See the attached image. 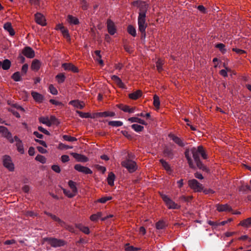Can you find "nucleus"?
<instances>
[{
	"label": "nucleus",
	"mask_w": 251,
	"mask_h": 251,
	"mask_svg": "<svg viewBox=\"0 0 251 251\" xmlns=\"http://www.w3.org/2000/svg\"><path fill=\"white\" fill-rule=\"evenodd\" d=\"M191 154L193 155V158L198 168L203 171H206L207 168L202 163L199 159L200 155H201L204 159L207 158V155L206 154L203 147L200 146L198 147L197 148H193L190 150L186 151L185 152V157L187 159L190 167L191 168H194L195 165L190 157Z\"/></svg>",
	"instance_id": "nucleus-1"
},
{
	"label": "nucleus",
	"mask_w": 251,
	"mask_h": 251,
	"mask_svg": "<svg viewBox=\"0 0 251 251\" xmlns=\"http://www.w3.org/2000/svg\"><path fill=\"white\" fill-rule=\"evenodd\" d=\"M134 4L139 7L140 12L138 18V29L142 34L145 36L146 29L148 25L146 22V15L148 4L146 2L142 1H135L134 2Z\"/></svg>",
	"instance_id": "nucleus-2"
},
{
	"label": "nucleus",
	"mask_w": 251,
	"mask_h": 251,
	"mask_svg": "<svg viewBox=\"0 0 251 251\" xmlns=\"http://www.w3.org/2000/svg\"><path fill=\"white\" fill-rule=\"evenodd\" d=\"M161 197L164 202L165 203L166 205L169 209H176L180 208V205L175 203L168 196L161 194Z\"/></svg>",
	"instance_id": "nucleus-3"
},
{
	"label": "nucleus",
	"mask_w": 251,
	"mask_h": 251,
	"mask_svg": "<svg viewBox=\"0 0 251 251\" xmlns=\"http://www.w3.org/2000/svg\"><path fill=\"white\" fill-rule=\"evenodd\" d=\"M121 164L123 167L126 168L130 173L135 172L137 169L136 162L131 160L126 159L122 161Z\"/></svg>",
	"instance_id": "nucleus-4"
},
{
	"label": "nucleus",
	"mask_w": 251,
	"mask_h": 251,
	"mask_svg": "<svg viewBox=\"0 0 251 251\" xmlns=\"http://www.w3.org/2000/svg\"><path fill=\"white\" fill-rule=\"evenodd\" d=\"M188 184L195 192H201L203 189V185L195 179L189 180Z\"/></svg>",
	"instance_id": "nucleus-5"
},
{
	"label": "nucleus",
	"mask_w": 251,
	"mask_h": 251,
	"mask_svg": "<svg viewBox=\"0 0 251 251\" xmlns=\"http://www.w3.org/2000/svg\"><path fill=\"white\" fill-rule=\"evenodd\" d=\"M52 247H59L65 245L64 240L54 238H47L45 239Z\"/></svg>",
	"instance_id": "nucleus-6"
},
{
	"label": "nucleus",
	"mask_w": 251,
	"mask_h": 251,
	"mask_svg": "<svg viewBox=\"0 0 251 251\" xmlns=\"http://www.w3.org/2000/svg\"><path fill=\"white\" fill-rule=\"evenodd\" d=\"M2 160L3 166L10 171H13L14 170V165L11 157L9 156L5 155L3 157Z\"/></svg>",
	"instance_id": "nucleus-7"
},
{
	"label": "nucleus",
	"mask_w": 251,
	"mask_h": 251,
	"mask_svg": "<svg viewBox=\"0 0 251 251\" xmlns=\"http://www.w3.org/2000/svg\"><path fill=\"white\" fill-rule=\"evenodd\" d=\"M55 119L54 116H51L50 118L48 117H41L39 119V122L48 126H50L51 125L54 124Z\"/></svg>",
	"instance_id": "nucleus-8"
},
{
	"label": "nucleus",
	"mask_w": 251,
	"mask_h": 251,
	"mask_svg": "<svg viewBox=\"0 0 251 251\" xmlns=\"http://www.w3.org/2000/svg\"><path fill=\"white\" fill-rule=\"evenodd\" d=\"M0 133H1L3 136L6 138L11 143L14 142L11 133L8 131L6 127L0 126Z\"/></svg>",
	"instance_id": "nucleus-9"
},
{
	"label": "nucleus",
	"mask_w": 251,
	"mask_h": 251,
	"mask_svg": "<svg viewBox=\"0 0 251 251\" xmlns=\"http://www.w3.org/2000/svg\"><path fill=\"white\" fill-rule=\"evenodd\" d=\"M107 28L108 33L113 35L117 32V29L115 23L110 19L107 21Z\"/></svg>",
	"instance_id": "nucleus-10"
},
{
	"label": "nucleus",
	"mask_w": 251,
	"mask_h": 251,
	"mask_svg": "<svg viewBox=\"0 0 251 251\" xmlns=\"http://www.w3.org/2000/svg\"><path fill=\"white\" fill-rule=\"evenodd\" d=\"M74 168L75 170L79 172L85 174H92V170L87 167H84L80 164H76L74 166Z\"/></svg>",
	"instance_id": "nucleus-11"
},
{
	"label": "nucleus",
	"mask_w": 251,
	"mask_h": 251,
	"mask_svg": "<svg viewBox=\"0 0 251 251\" xmlns=\"http://www.w3.org/2000/svg\"><path fill=\"white\" fill-rule=\"evenodd\" d=\"M216 209L219 212H230L232 210L231 207L227 204H217L216 205Z\"/></svg>",
	"instance_id": "nucleus-12"
},
{
	"label": "nucleus",
	"mask_w": 251,
	"mask_h": 251,
	"mask_svg": "<svg viewBox=\"0 0 251 251\" xmlns=\"http://www.w3.org/2000/svg\"><path fill=\"white\" fill-rule=\"evenodd\" d=\"M22 53L25 56L29 58H32L35 56L34 51L28 47L25 48Z\"/></svg>",
	"instance_id": "nucleus-13"
},
{
	"label": "nucleus",
	"mask_w": 251,
	"mask_h": 251,
	"mask_svg": "<svg viewBox=\"0 0 251 251\" xmlns=\"http://www.w3.org/2000/svg\"><path fill=\"white\" fill-rule=\"evenodd\" d=\"M35 19L36 22L42 26L46 25V20L44 16L41 13H36L35 15Z\"/></svg>",
	"instance_id": "nucleus-14"
},
{
	"label": "nucleus",
	"mask_w": 251,
	"mask_h": 251,
	"mask_svg": "<svg viewBox=\"0 0 251 251\" xmlns=\"http://www.w3.org/2000/svg\"><path fill=\"white\" fill-rule=\"evenodd\" d=\"M71 154L78 162H86L88 161V157L84 155L74 152Z\"/></svg>",
	"instance_id": "nucleus-15"
},
{
	"label": "nucleus",
	"mask_w": 251,
	"mask_h": 251,
	"mask_svg": "<svg viewBox=\"0 0 251 251\" xmlns=\"http://www.w3.org/2000/svg\"><path fill=\"white\" fill-rule=\"evenodd\" d=\"M14 139L15 141L17 142L16 146L18 151L21 154H23L24 153V149L22 141L16 136L14 137Z\"/></svg>",
	"instance_id": "nucleus-16"
},
{
	"label": "nucleus",
	"mask_w": 251,
	"mask_h": 251,
	"mask_svg": "<svg viewBox=\"0 0 251 251\" xmlns=\"http://www.w3.org/2000/svg\"><path fill=\"white\" fill-rule=\"evenodd\" d=\"M69 104L78 109H82L84 107V103L78 100H71L69 102Z\"/></svg>",
	"instance_id": "nucleus-17"
},
{
	"label": "nucleus",
	"mask_w": 251,
	"mask_h": 251,
	"mask_svg": "<svg viewBox=\"0 0 251 251\" xmlns=\"http://www.w3.org/2000/svg\"><path fill=\"white\" fill-rule=\"evenodd\" d=\"M62 67L65 70L72 71L75 73L78 72L77 68L71 63H64L62 64Z\"/></svg>",
	"instance_id": "nucleus-18"
},
{
	"label": "nucleus",
	"mask_w": 251,
	"mask_h": 251,
	"mask_svg": "<svg viewBox=\"0 0 251 251\" xmlns=\"http://www.w3.org/2000/svg\"><path fill=\"white\" fill-rule=\"evenodd\" d=\"M111 79L113 80L117 85L121 88H125V85L122 82V80L118 76L113 75L111 76Z\"/></svg>",
	"instance_id": "nucleus-19"
},
{
	"label": "nucleus",
	"mask_w": 251,
	"mask_h": 251,
	"mask_svg": "<svg viewBox=\"0 0 251 251\" xmlns=\"http://www.w3.org/2000/svg\"><path fill=\"white\" fill-rule=\"evenodd\" d=\"M11 62L8 59H5L2 62L0 61V69L1 68L4 70H8L11 66Z\"/></svg>",
	"instance_id": "nucleus-20"
},
{
	"label": "nucleus",
	"mask_w": 251,
	"mask_h": 251,
	"mask_svg": "<svg viewBox=\"0 0 251 251\" xmlns=\"http://www.w3.org/2000/svg\"><path fill=\"white\" fill-rule=\"evenodd\" d=\"M3 28L5 30L9 32L11 36H13L15 34V31L10 23H6L3 25Z\"/></svg>",
	"instance_id": "nucleus-21"
},
{
	"label": "nucleus",
	"mask_w": 251,
	"mask_h": 251,
	"mask_svg": "<svg viewBox=\"0 0 251 251\" xmlns=\"http://www.w3.org/2000/svg\"><path fill=\"white\" fill-rule=\"evenodd\" d=\"M115 115V113L111 111H105L102 112H99L96 114L97 117H113Z\"/></svg>",
	"instance_id": "nucleus-22"
},
{
	"label": "nucleus",
	"mask_w": 251,
	"mask_h": 251,
	"mask_svg": "<svg viewBox=\"0 0 251 251\" xmlns=\"http://www.w3.org/2000/svg\"><path fill=\"white\" fill-rule=\"evenodd\" d=\"M67 22L71 25H76L79 24L78 19L72 15H68L67 19Z\"/></svg>",
	"instance_id": "nucleus-23"
},
{
	"label": "nucleus",
	"mask_w": 251,
	"mask_h": 251,
	"mask_svg": "<svg viewBox=\"0 0 251 251\" xmlns=\"http://www.w3.org/2000/svg\"><path fill=\"white\" fill-rule=\"evenodd\" d=\"M128 121L131 123H138L143 125H146L147 124L144 120L136 117L129 118H128Z\"/></svg>",
	"instance_id": "nucleus-24"
},
{
	"label": "nucleus",
	"mask_w": 251,
	"mask_h": 251,
	"mask_svg": "<svg viewBox=\"0 0 251 251\" xmlns=\"http://www.w3.org/2000/svg\"><path fill=\"white\" fill-rule=\"evenodd\" d=\"M119 107L120 109H121L122 110L125 112L131 113L134 112V108L130 107L129 106L126 105L121 104L119 106Z\"/></svg>",
	"instance_id": "nucleus-25"
},
{
	"label": "nucleus",
	"mask_w": 251,
	"mask_h": 251,
	"mask_svg": "<svg viewBox=\"0 0 251 251\" xmlns=\"http://www.w3.org/2000/svg\"><path fill=\"white\" fill-rule=\"evenodd\" d=\"M31 95L34 100L37 102H41L43 100V96L37 92H32Z\"/></svg>",
	"instance_id": "nucleus-26"
},
{
	"label": "nucleus",
	"mask_w": 251,
	"mask_h": 251,
	"mask_svg": "<svg viewBox=\"0 0 251 251\" xmlns=\"http://www.w3.org/2000/svg\"><path fill=\"white\" fill-rule=\"evenodd\" d=\"M142 96V91L141 90H137L136 91L129 94V98L132 100H137Z\"/></svg>",
	"instance_id": "nucleus-27"
},
{
	"label": "nucleus",
	"mask_w": 251,
	"mask_h": 251,
	"mask_svg": "<svg viewBox=\"0 0 251 251\" xmlns=\"http://www.w3.org/2000/svg\"><path fill=\"white\" fill-rule=\"evenodd\" d=\"M41 63L37 59L34 60L31 64V68L32 70L37 71L40 68Z\"/></svg>",
	"instance_id": "nucleus-28"
},
{
	"label": "nucleus",
	"mask_w": 251,
	"mask_h": 251,
	"mask_svg": "<svg viewBox=\"0 0 251 251\" xmlns=\"http://www.w3.org/2000/svg\"><path fill=\"white\" fill-rule=\"evenodd\" d=\"M68 185L73 193H74L76 195L77 193V189L76 186V183L72 180H70L68 182Z\"/></svg>",
	"instance_id": "nucleus-29"
},
{
	"label": "nucleus",
	"mask_w": 251,
	"mask_h": 251,
	"mask_svg": "<svg viewBox=\"0 0 251 251\" xmlns=\"http://www.w3.org/2000/svg\"><path fill=\"white\" fill-rule=\"evenodd\" d=\"M63 36L69 42L71 41L70 35L69 33V30L66 27H64L62 30H60Z\"/></svg>",
	"instance_id": "nucleus-30"
},
{
	"label": "nucleus",
	"mask_w": 251,
	"mask_h": 251,
	"mask_svg": "<svg viewBox=\"0 0 251 251\" xmlns=\"http://www.w3.org/2000/svg\"><path fill=\"white\" fill-rule=\"evenodd\" d=\"M169 136L173 141H174L176 144H177L179 146H183V143L182 140H181V139H180L178 137L174 135H170Z\"/></svg>",
	"instance_id": "nucleus-31"
},
{
	"label": "nucleus",
	"mask_w": 251,
	"mask_h": 251,
	"mask_svg": "<svg viewBox=\"0 0 251 251\" xmlns=\"http://www.w3.org/2000/svg\"><path fill=\"white\" fill-rule=\"evenodd\" d=\"M115 177V175L113 173L111 172L108 174L107 177V183L109 185H114Z\"/></svg>",
	"instance_id": "nucleus-32"
},
{
	"label": "nucleus",
	"mask_w": 251,
	"mask_h": 251,
	"mask_svg": "<svg viewBox=\"0 0 251 251\" xmlns=\"http://www.w3.org/2000/svg\"><path fill=\"white\" fill-rule=\"evenodd\" d=\"M112 199V197H110V196L103 197H102V198L99 199L95 201L94 202L96 203H98V202H100V203H105L107 201L111 200Z\"/></svg>",
	"instance_id": "nucleus-33"
},
{
	"label": "nucleus",
	"mask_w": 251,
	"mask_h": 251,
	"mask_svg": "<svg viewBox=\"0 0 251 251\" xmlns=\"http://www.w3.org/2000/svg\"><path fill=\"white\" fill-rule=\"evenodd\" d=\"M156 68L158 72L160 73L163 71V65L164 64V61L161 59H158L156 63Z\"/></svg>",
	"instance_id": "nucleus-34"
},
{
	"label": "nucleus",
	"mask_w": 251,
	"mask_h": 251,
	"mask_svg": "<svg viewBox=\"0 0 251 251\" xmlns=\"http://www.w3.org/2000/svg\"><path fill=\"white\" fill-rule=\"evenodd\" d=\"M102 215V214L101 212H97L96 214H92L90 216V219L93 222L97 221L99 218L101 217Z\"/></svg>",
	"instance_id": "nucleus-35"
},
{
	"label": "nucleus",
	"mask_w": 251,
	"mask_h": 251,
	"mask_svg": "<svg viewBox=\"0 0 251 251\" xmlns=\"http://www.w3.org/2000/svg\"><path fill=\"white\" fill-rule=\"evenodd\" d=\"M240 225L244 227H249L251 226V218H247L246 220L242 221L240 224Z\"/></svg>",
	"instance_id": "nucleus-36"
},
{
	"label": "nucleus",
	"mask_w": 251,
	"mask_h": 251,
	"mask_svg": "<svg viewBox=\"0 0 251 251\" xmlns=\"http://www.w3.org/2000/svg\"><path fill=\"white\" fill-rule=\"evenodd\" d=\"M160 100L159 98L156 95L153 96V105L157 109L160 107Z\"/></svg>",
	"instance_id": "nucleus-37"
},
{
	"label": "nucleus",
	"mask_w": 251,
	"mask_h": 251,
	"mask_svg": "<svg viewBox=\"0 0 251 251\" xmlns=\"http://www.w3.org/2000/svg\"><path fill=\"white\" fill-rule=\"evenodd\" d=\"M127 32L129 34L135 37L136 35V31L135 28L131 25H129L127 27Z\"/></svg>",
	"instance_id": "nucleus-38"
},
{
	"label": "nucleus",
	"mask_w": 251,
	"mask_h": 251,
	"mask_svg": "<svg viewBox=\"0 0 251 251\" xmlns=\"http://www.w3.org/2000/svg\"><path fill=\"white\" fill-rule=\"evenodd\" d=\"M131 128L136 132H139L144 129V127L137 124H133L131 125Z\"/></svg>",
	"instance_id": "nucleus-39"
},
{
	"label": "nucleus",
	"mask_w": 251,
	"mask_h": 251,
	"mask_svg": "<svg viewBox=\"0 0 251 251\" xmlns=\"http://www.w3.org/2000/svg\"><path fill=\"white\" fill-rule=\"evenodd\" d=\"M160 162H161L162 166L168 172H171V168L169 164L163 159H160Z\"/></svg>",
	"instance_id": "nucleus-40"
},
{
	"label": "nucleus",
	"mask_w": 251,
	"mask_h": 251,
	"mask_svg": "<svg viewBox=\"0 0 251 251\" xmlns=\"http://www.w3.org/2000/svg\"><path fill=\"white\" fill-rule=\"evenodd\" d=\"M77 227L80 231L86 234H88L90 233L89 228L87 226H85L83 225H79L77 226Z\"/></svg>",
	"instance_id": "nucleus-41"
},
{
	"label": "nucleus",
	"mask_w": 251,
	"mask_h": 251,
	"mask_svg": "<svg viewBox=\"0 0 251 251\" xmlns=\"http://www.w3.org/2000/svg\"><path fill=\"white\" fill-rule=\"evenodd\" d=\"M63 191L64 194L68 198H71L76 196V195L74 193H73L71 190L70 191L66 189H63Z\"/></svg>",
	"instance_id": "nucleus-42"
},
{
	"label": "nucleus",
	"mask_w": 251,
	"mask_h": 251,
	"mask_svg": "<svg viewBox=\"0 0 251 251\" xmlns=\"http://www.w3.org/2000/svg\"><path fill=\"white\" fill-rule=\"evenodd\" d=\"M238 240H242L245 242H246L247 243H251V237H249L248 235H245L241 236V237L238 238Z\"/></svg>",
	"instance_id": "nucleus-43"
},
{
	"label": "nucleus",
	"mask_w": 251,
	"mask_h": 251,
	"mask_svg": "<svg viewBox=\"0 0 251 251\" xmlns=\"http://www.w3.org/2000/svg\"><path fill=\"white\" fill-rule=\"evenodd\" d=\"M108 125L112 126L119 127L123 125V123L119 121H113L109 122Z\"/></svg>",
	"instance_id": "nucleus-44"
},
{
	"label": "nucleus",
	"mask_w": 251,
	"mask_h": 251,
	"mask_svg": "<svg viewBox=\"0 0 251 251\" xmlns=\"http://www.w3.org/2000/svg\"><path fill=\"white\" fill-rule=\"evenodd\" d=\"M11 77L15 81H19L21 79V74L19 72L14 73Z\"/></svg>",
	"instance_id": "nucleus-45"
},
{
	"label": "nucleus",
	"mask_w": 251,
	"mask_h": 251,
	"mask_svg": "<svg viewBox=\"0 0 251 251\" xmlns=\"http://www.w3.org/2000/svg\"><path fill=\"white\" fill-rule=\"evenodd\" d=\"M46 214L50 216L53 220L59 223L61 226H63L64 224V223L62 222L59 218L57 217L55 215H52L50 213H48L46 212Z\"/></svg>",
	"instance_id": "nucleus-46"
},
{
	"label": "nucleus",
	"mask_w": 251,
	"mask_h": 251,
	"mask_svg": "<svg viewBox=\"0 0 251 251\" xmlns=\"http://www.w3.org/2000/svg\"><path fill=\"white\" fill-rule=\"evenodd\" d=\"M56 78L58 82L59 83H62V82H63L64 81L65 78V76L64 75V74L61 73V74H59L57 75L56 76Z\"/></svg>",
	"instance_id": "nucleus-47"
},
{
	"label": "nucleus",
	"mask_w": 251,
	"mask_h": 251,
	"mask_svg": "<svg viewBox=\"0 0 251 251\" xmlns=\"http://www.w3.org/2000/svg\"><path fill=\"white\" fill-rule=\"evenodd\" d=\"M35 159L42 164L46 162V158L43 155L38 154L36 156Z\"/></svg>",
	"instance_id": "nucleus-48"
},
{
	"label": "nucleus",
	"mask_w": 251,
	"mask_h": 251,
	"mask_svg": "<svg viewBox=\"0 0 251 251\" xmlns=\"http://www.w3.org/2000/svg\"><path fill=\"white\" fill-rule=\"evenodd\" d=\"M165 223L163 221H159L156 224V227L158 229H161L165 227Z\"/></svg>",
	"instance_id": "nucleus-49"
},
{
	"label": "nucleus",
	"mask_w": 251,
	"mask_h": 251,
	"mask_svg": "<svg viewBox=\"0 0 251 251\" xmlns=\"http://www.w3.org/2000/svg\"><path fill=\"white\" fill-rule=\"evenodd\" d=\"M216 47L218 48L223 53H225L226 52L225 49V46L222 43H219L216 45Z\"/></svg>",
	"instance_id": "nucleus-50"
},
{
	"label": "nucleus",
	"mask_w": 251,
	"mask_h": 251,
	"mask_svg": "<svg viewBox=\"0 0 251 251\" xmlns=\"http://www.w3.org/2000/svg\"><path fill=\"white\" fill-rule=\"evenodd\" d=\"M63 138L65 140L69 141V142H73V141H75L77 140V139L75 137H72L71 136L67 135H63Z\"/></svg>",
	"instance_id": "nucleus-51"
},
{
	"label": "nucleus",
	"mask_w": 251,
	"mask_h": 251,
	"mask_svg": "<svg viewBox=\"0 0 251 251\" xmlns=\"http://www.w3.org/2000/svg\"><path fill=\"white\" fill-rule=\"evenodd\" d=\"M49 90L51 94L54 95H56L58 94L57 90L55 88L53 85L50 84L49 86Z\"/></svg>",
	"instance_id": "nucleus-52"
},
{
	"label": "nucleus",
	"mask_w": 251,
	"mask_h": 251,
	"mask_svg": "<svg viewBox=\"0 0 251 251\" xmlns=\"http://www.w3.org/2000/svg\"><path fill=\"white\" fill-rule=\"evenodd\" d=\"M77 113L79 114V116L83 118H87L90 117V114L89 113H84L81 111H77Z\"/></svg>",
	"instance_id": "nucleus-53"
},
{
	"label": "nucleus",
	"mask_w": 251,
	"mask_h": 251,
	"mask_svg": "<svg viewBox=\"0 0 251 251\" xmlns=\"http://www.w3.org/2000/svg\"><path fill=\"white\" fill-rule=\"evenodd\" d=\"M58 148L60 150L69 149H72V147H70V146L66 145L62 143H60L58 145Z\"/></svg>",
	"instance_id": "nucleus-54"
},
{
	"label": "nucleus",
	"mask_w": 251,
	"mask_h": 251,
	"mask_svg": "<svg viewBox=\"0 0 251 251\" xmlns=\"http://www.w3.org/2000/svg\"><path fill=\"white\" fill-rule=\"evenodd\" d=\"M126 251H137L140 250L139 248H135L133 246H128L125 249Z\"/></svg>",
	"instance_id": "nucleus-55"
},
{
	"label": "nucleus",
	"mask_w": 251,
	"mask_h": 251,
	"mask_svg": "<svg viewBox=\"0 0 251 251\" xmlns=\"http://www.w3.org/2000/svg\"><path fill=\"white\" fill-rule=\"evenodd\" d=\"M232 50L238 54H242L246 52L245 50L237 48H233Z\"/></svg>",
	"instance_id": "nucleus-56"
},
{
	"label": "nucleus",
	"mask_w": 251,
	"mask_h": 251,
	"mask_svg": "<svg viewBox=\"0 0 251 251\" xmlns=\"http://www.w3.org/2000/svg\"><path fill=\"white\" fill-rule=\"evenodd\" d=\"M51 169H52L53 171L57 173H60L61 171L60 167L58 165H52L51 167Z\"/></svg>",
	"instance_id": "nucleus-57"
},
{
	"label": "nucleus",
	"mask_w": 251,
	"mask_h": 251,
	"mask_svg": "<svg viewBox=\"0 0 251 251\" xmlns=\"http://www.w3.org/2000/svg\"><path fill=\"white\" fill-rule=\"evenodd\" d=\"M226 70H222L220 71V74L224 77L227 76V72L229 71L227 68H226Z\"/></svg>",
	"instance_id": "nucleus-58"
},
{
	"label": "nucleus",
	"mask_w": 251,
	"mask_h": 251,
	"mask_svg": "<svg viewBox=\"0 0 251 251\" xmlns=\"http://www.w3.org/2000/svg\"><path fill=\"white\" fill-rule=\"evenodd\" d=\"M61 161L62 162H68L70 160L69 157L67 155H63L61 157Z\"/></svg>",
	"instance_id": "nucleus-59"
},
{
	"label": "nucleus",
	"mask_w": 251,
	"mask_h": 251,
	"mask_svg": "<svg viewBox=\"0 0 251 251\" xmlns=\"http://www.w3.org/2000/svg\"><path fill=\"white\" fill-rule=\"evenodd\" d=\"M50 102L51 103H52L53 104H54V105H62V103L61 102H59L58 101L55 100H53V99H50Z\"/></svg>",
	"instance_id": "nucleus-60"
},
{
	"label": "nucleus",
	"mask_w": 251,
	"mask_h": 251,
	"mask_svg": "<svg viewBox=\"0 0 251 251\" xmlns=\"http://www.w3.org/2000/svg\"><path fill=\"white\" fill-rule=\"evenodd\" d=\"M38 130L40 131L45 133L46 135H49L50 134L49 132L47 130L45 129L44 128H43L42 126H39L38 127Z\"/></svg>",
	"instance_id": "nucleus-61"
},
{
	"label": "nucleus",
	"mask_w": 251,
	"mask_h": 251,
	"mask_svg": "<svg viewBox=\"0 0 251 251\" xmlns=\"http://www.w3.org/2000/svg\"><path fill=\"white\" fill-rule=\"evenodd\" d=\"M208 224L214 227H216V226H218V222L208 221Z\"/></svg>",
	"instance_id": "nucleus-62"
},
{
	"label": "nucleus",
	"mask_w": 251,
	"mask_h": 251,
	"mask_svg": "<svg viewBox=\"0 0 251 251\" xmlns=\"http://www.w3.org/2000/svg\"><path fill=\"white\" fill-rule=\"evenodd\" d=\"M28 153L29 154V155L30 156H33L34 153H35V150H34V148L33 147H30L29 148V150H28Z\"/></svg>",
	"instance_id": "nucleus-63"
},
{
	"label": "nucleus",
	"mask_w": 251,
	"mask_h": 251,
	"mask_svg": "<svg viewBox=\"0 0 251 251\" xmlns=\"http://www.w3.org/2000/svg\"><path fill=\"white\" fill-rule=\"evenodd\" d=\"M64 27V25L62 24H58L56 25L55 29L56 30H61Z\"/></svg>",
	"instance_id": "nucleus-64"
}]
</instances>
